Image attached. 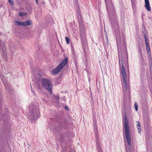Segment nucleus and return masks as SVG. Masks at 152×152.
Listing matches in <instances>:
<instances>
[{
  "instance_id": "obj_25",
  "label": "nucleus",
  "mask_w": 152,
  "mask_h": 152,
  "mask_svg": "<svg viewBox=\"0 0 152 152\" xmlns=\"http://www.w3.org/2000/svg\"><path fill=\"white\" fill-rule=\"evenodd\" d=\"M30 86H31V89H32V87H31V84H30ZM31 91H32V92H33V93L34 94V95L35 94V91H33L32 90V89L31 90Z\"/></svg>"
},
{
  "instance_id": "obj_2",
  "label": "nucleus",
  "mask_w": 152,
  "mask_h": 152,
  "mask_svg": "<svg viewBox=\"0 0 152 152\" xmlns=\"http://www.w3.org/2000/svg\"><path fill=\"white\" fill-rule=\"evenodd\" d=\"M78 22L79 28L81 31L80 37L82 46H86L87 43L86 35L84 31V27L83 24L82 19L80 20L78 17Z\"/></svg>"
},
{
  "instance_id": "obj_4",
  "label": "nucleus",
  "mask_w": 152,
  "mask_h": 152,
  "mask_svg": "<svg viewBox=\"0 0 152 152\" xmlns=\"http://www.w3.org/2000/svg\"><path fill=\"white\" fill-rule=\"evenodd\" d=\"M42 83L44 87L50 91L51 93H52V84L51 81L46 78H42Z\"/></svg>"
},
{
  "instance_id": "obj_1",
  "label": "nucleus",
  "mask_w": 152,
  "mask_h": 152,
  "mask_svg": "<svg viewBox=\"0 0 152 152\" xmlns=\"http://www.w3.org/2000/svg\"><path fill=\"white\" fill-rule=\"evenodd\" d=\"M123 121V128L124 129V132L126 142L129 146H130L131 145V140L128 119L125 114Z\"/></svg>"
},
{
  "instance_id": "obj_17",
  "label": "nucleus",
  "mask_w": 152,
  "mask_h": 152,
  "mask_svg": "<svg viewBox=\"0 0 152 152\" xmlns=\"http://www.w3.org/2000/svg\"><path fill=\"white\" fill-rule=\"evenodd\" d=\"M19 15L20 16H25L27 15V13L26 12H19Z\"/></svg>"
},
{
  "instance_id": "obj_14",
  "label": "nucleus",
  "mask_w": 152,
  "mask_h": 152,
  "mask_svg": "<svg viewBox=\"0 0 152 152\" xmlns=\"http://www.w3.org/2000/svg\"><path fill=\"white\" fill-rule=\"evenodd\" d=\"M15 24L18 26H23V22H19L16 21H15Z\"/></svg>"
},
{
  "instance_id": "obj_22",
  "label": "nucleus",
  "mask_w": 152,
  "mask_h": 152,
  "mask_svg": "<svg viewBox=\"0 0 152 152\" xmlns=\"http://www.w3.org/2000/svg\"><path fill=\"white\" fill-rule=\"evenodd\" d=\"M8 1H9V2L11 4H12V5L13 4V2L12 0H8Z\"/></svg>"
},
{
  "instance_id": "obj_7",
  "label": "nucleus",
  "mask_w": 152,
  "mask_h": 152,
  "mask_svg": "<svg viewBox=\"0 0 152 152\" xmlns=\"http://www.w3.org/2000/svg\"><path fill=\"white\" fill-rule=\"evenodd\" d=\"M106 4V7L107 10V12L110 13V10L109 7H110L111 8L113 9V4L111 2L110 0H105Z\"/></svg>"
},
{
  "instance_id": "obj_13",
  "label": "nucleus",
  "mask_w": 152,
  "mask_h": 152,
  "mask_svg": "<svg viewBox=\"0 0 152 152\" xmlns=\"http://www.w3.org/2000/svg\"><path fill=\"white\" fill-rule=\"evenodd\" d=\"M144 37H145V43L146 46L149 45V42L146 38V34H144Z\"/></svg>"
},
{
  "instance_id": "obj_18",
  "label": "nucleus",
  "mask_w": 152,
  "mask_h": 152,
  "mask_svg": "<svg viewBox=\"0 0 152 152\" xmlns=\"http://www.w3.org/2000/svg\"><path fill=\"white\" fill-rule=\"evenodd\" d=\"M137 128L138 129H140V127H141L140 123L139 121H137Z\"/></svg>"
},
{
  "instance_id": "obj_15",
  "label": "nucleus",
  "mask_w": 152,
  "mask_h": 152,
  "mask_svg": "<svg viewBox=\"0 0 152 152\" xmlns=\"http://www.w3.org/2000/svg\"><path fill=\"white\" fill-rule=\"evenodd\" d=\"M77 13L78 14V17H79L80 20H81L82 17L81 15L80 12L79 10L77 11Z\"/></svg>"
},
{
  "instance_id": "obj_16",
  "label": "nucleus",
  "mask_w": 152,
  "mask_h": 152,
  "mask_svg": "<svg viewBox=\"0 0 152 152\" xmlns=\"http://www.w3.org/2000/svg\"><path fill=\"white\" fill-rule=\"evenodd\" d=\"M132 7L133 8L135 7V3L134 0H131Z\"/></svg>"
},
{
  "instance_id": "obj_9",
  "label": "nucleus",
  "mask_w": 152,
  "mask_h": 152,
  "mask_svg": "<svg viewBox=\"0 0 152 152\" xmlns=\"http://www.w3.org/2000/svg\"><path fill=\"white\" fill-rule=\"evenodd\" d=\"M145 7L148 11H150L151 10V7L150 6V4L149 0H145Z\"/></svg>"
},
{
  "instance_id": "obj_19",
  "label": "nucleus",
  "mask_w": 152,
  "mask_h": 152,
  "mask_svg": "<svg viewBox=\"0 0 152 152\" xmlns=\"http://www.w3.org/2000/svg\"><path fill=\"white\" fill-rule=\"evenodd\" d=\"M134 108L135 109V110L136 111H137L138 110V105L137 104L136 102H135L134 103Z\"/></svg>"
},
{
  "instance_id": "obj_26",
  "label": "nucleus",
  "mask_w": 152,
  "mask_h": 152,
  "mask_svg": "<svg viewBox=\"0 0 152 152\" xmlns=\"http://www.w3.org/2000/svg\"><path fill=\"white\" fill-rule=\"evenodd\" d=\"M138 132L140 133H141V129L140 128V129H138Z\"/></svg>"
},
{
  "instance_id": "obj_6",
  "label": "nucleus",
  "mask_w": 152,
  "mask_h": 152,
  "mask_svg": "<svg viewBox=\"0 0 152 152\" xmlns=\"http://www.w3.org/2000/svg\"><path fill=\"white\" fill-rule=\"evenodd\" d=\"M123 78V90L124 95L127 94L129 95L130 91L126 83V78L127 77H122Z\"/></svg>"
},
{
  "instance_id": "obj_20",
  "label": "nucleus",
  "mask_w": 152,
  "mask_h": 152,
  "mask_svg": "<svg viewBox=\"0 0 152 152\" xmlns=\"http://www.w3.org/2000/svg\"><path fill=\"white\" fill-rule=\"evenodd\" d=\"M65 39L67 44H69V39L68 37H65Z\"/></svg>"
},
{
  "instance_id": "obj_21",
  "label": "nucleus",
  "mask_w": 152,
  "mask_h": 152,
  "mask_svg": "<svg viewBox=\"0 0 152 152\" xmlns=\"http://www.w3.org/2000/svg\"><path fill=\"white\" fill-rule=\"evenodd\" d=\"M2 42V41L1 40H0V45H1V47L2 48H4V45H2L1 44V42Z\"/></svg>"
},
{
  "instance_id": "obj_5",
  "label": "nucleus",
  "mask_w": 152,
  "mask_h": 152,
  "mask_svg": "<svg viewBox=\"0 0 152 152\" xmlns=\"http://www.w3.org/2000/svg\"><path fill=\"white\" fill-rule=\"evenodd\" d=\"M29 115L28 118L31 120L34 121L37 120L38 117V114H37L34 109V107L33 105H30L29 107Z\"/></svg>"
},
{
  "instance_id": "obj_29",
  "label": "nucleus",
  "mask_w": 152,
  "mask_h": 152,
  "mask_svg": "<svg viewBox=\"0 0 152 152\" xmlns=\"http://www.w3.org/2000/svg\"><path fill=\"white\" fill-rule=\"evenodd\" d=\"M36 3L37 4H38V0H35Z\"/></svg>"
},
{
  "instance_id": "obj_31",
  "label": "nucleus",
  "mask_w": 152,
  "mask_h": 152,
  "mask_svg": "<svg viewBox=\"0 0 152 152\" xmlns=\"http://www.w3.org/2000/svg\"><path fill=\"white\" fill-rule=\"evenodd\" d=\"M95 122V121H94V123Z\"/></svg>"
},
{
  "instance_id": "obj_3",
  "label": "nucleus",
  "mask_w": 152,
  "mask_h": 152,
  "mask_svg": "<svg viewBox=\"0 0 152 152\" xmlns=\"http://www.w3.org/2000/svg\"><path fill=\"white\" fill-rule=\"evenodd\" d=\"M68 60L67 58H65L55 69L53 70L52 71L53 74L56 75L67 64Z\"/></svg>"
},
{
  "instance_id": "obj_10",
  "label": "nucleus",
  "mask_w": 152,
  "mask_h": 152,
  "mask_svg": "<svg viewBox=\"0 0 152 152\" xmlns=\"http://www.w3.org/2000/svg\"><path fill=\"white\" fill-rule=\"evenodd\" d=\"M119 57V63L120 67H121V66L124 65L123 62H124V58L123 56H118Z\"/></svg>"
},
{
  "instance_id": "obj_28",
  "label": "nucleus",
  "mask_w": 152,
  "mask_h": 152,
  "mask_svg": "<svg viewBox=\"0 0 152 152\" xmlns=\"http://www.w3.org/2000/svg\"><path fill=\"white\" fill-rule=\"evenodd\" d=\"M65 108H66V109H67V110H68V107H67V106H66Z\"/></svg>"
},
{
  "instance_id": "obj_30",
  "label": "nucleus",
  "mask_w": 152,
  "mask_h": 152,
  "mask_svg": "<svg viewBox=\"0 0 152 152\" xmlns=\"http://www.w3.org/2000/svg\"><path fill=\"white\" fill-rule=\"evenodd\" d=\"M143 33L144 34H146L145 33V31L144 32L143 31Z\"/></svg>"
},
{
  "instance_id": "obj_23",
  "label": "nucleus",
  "mask_w": 152,
  "mask_h": 152,
  "mask_svg": "<svg viewBox=\"0 0 152 152\" xmlns=\"http://www.w3.org/2000/svg\"><path fill=\"white\" fill-rule=\"evenodd\" d=\"M147 50L148 52L149 51L150 47H149V45L147 46Z\"/></svg>"
},
{
  "instance_id": "obj_11",
  "label": "nucleus",
  "mask_w": 152,
  "mask_h": 152,
  "mask_svg": "<svg viewBox=\"0 0 152 152\" xmlns=\"http://www.w3.org/2000/svg\"><path fill=\"white\" fill-rule=\"evenodd\" d=\"M32 22L31 20H28L25 22H23V26H26L30 25L31 24Z\"/></svg>"
},
{
  "instance_id": "obj_8",
  "label": "nucleus",
  "mask_w": 152,
  "mask_h": 152,
  "mask_svg": "<svg viewBox=\"0 0 152 152\" xmlns=\"http://www.w3.org/2000/svg\"><path fill=\"white\" fill-rule=\"evenodd\" d=\"M121 69V74L122 77H127V75L126 74V71L124 65L120 67Z\"/></svg>"
},
{
  "instance_id": "obj_24",
  "label": "nucleus",
  "mask_w": 152,
  "mask_h": 152,
  "mask_svg": "<svg viewBox=\"0 0 152 152\" xmlns=\"http://www.w3.org/2000/svg\"><path fill=\"white\" fill-rule=\"evenodd\" d=\"M54 96L58 100V99L59 98V95H56V96Z\"/></svg>"
},
{
  "instance_id": "obj_27",
  "label": "nucleus",
  "mask_w": 152,
  "mask_h": 152,
  "mask_svg": "<svg viewBox=\"0 0 152 152\" xmlns=\"http://www.w3.org/2000/svg\"><path fill=\"white\" fill-rule=\"evenodd\" d=\"M150 68H151V66H152V63H151L150 64Z\"/></svg>"
},
{
  "instance_id": "obj_12",
  "label": "nucleus",
  "mask_w": 152,
  "mask_h": 152,
  "mask_svg": "<svg viewBox=\"0 0 152 152\" xmlns=\"http://www.w3.org/2000/svg\"><path fill=\"white\" fill-rule=\"evenodd\" d=\"M97 148L99 152H102V149L100 145V142H98L97 143Z\"/></svg>"
}]
</instances>
